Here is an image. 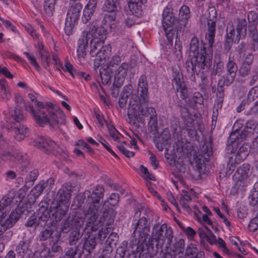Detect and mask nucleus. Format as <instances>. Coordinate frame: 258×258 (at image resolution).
I'll list each match as a JSON object with an SVG mask.
<instances>
[{
    "label": "nucleus",
    "mask_w": 258,
    "mask_h": 258,
    "mask_svg": "<svg viewBox=\"0 0 258 258\" xmlns=\"http://www.w3.org/2000/svg\"><path fill=\"white\" fill-rule=\"evenodd\" d=\"M35 105L37 107L36 109L31 105L26 106V109L31 113L34 120L39 125L48 124L55 127L64 123L65 116L57 106L51 103L44 105L38 101H36Z\"/></svg>",
    "instance_id": "1"
},
{
    "label": "nucleus",
    "mask_w": 258,
    "mask_h": 258,
    "mask_svg": "<svg viewBox=\"0 0 258 258\" xmlns=\"http://www.w3.org/2000/svg\"><path fill=\"white\" fill-rule=\"evenodd\" d=\"M200 45L197 37L191 38L189 56L185 62V68L191 76H194L195 73L198 74L201 69H208L212 64V54L207 53L202 44Z\"/></svg>",
    "instance_id": "2"
},
{
    "label": "nucleus",
    "mask_w": 258,
    "mask_h": 258,
    "mask_svg": "<svg viewBox=\"0 0 258 258\" xmlns=\"http://www.w3.org/2000/svg\"><path fill=\"white\" fill-rule=\"evenodd\" d=\"M104 192V187L102 185H97L91 195L89 190H85L83 194L85 199L90 198L92 200L91 204L86 213V228L92 230H96L102 225L101 219H98V210L100 207V200L103 197Z\"/></svg>",
    "instance_id": "3"
},
{
    "label": "nucleus",
    "mask_w": 258,
    "mask_h": 258,
    "mask_svg": "<svg viewBox=\"0 0 258 258\" xmlns=\"http://www.w3.org/2000/svg\"><path fill=\"white\" fill-rule=\"evenodd\" d=\"M148 99L138 100L136 95H132L128 109V122L135 126L138 122L145 123V118H148L156 113L155 109L148 105Z\"/></svg>",
    "instance_id": "4"
},
{
    "label": "nucleus",
    "mask_w": 258,
    "mask_h": 258,
    "mask_svg": "<svg viewBox=\"0 0 258 258\" xmlns=\"http://www.w3.org/2000/svg\"><path fill=\"white\" fill-rule=\"evenodd\" d=\"M126 252V258H137L138 253L142 258H151L156 254V249L153 245H149L148 242L139 241L137 244H133L128 248L124 244L118 247L115 258H124Z\"/></svg>",
    "instance_id": "5"
},
{
    "label": "nucleus",
    "mask_w": 258,
    "mask_h": 258,
    "mask_svg": "<svg viewBox=\"0 0 258 258\" xmlns=\"http://www.w3.org/2000/svg\"><path fill=\"white\" fill-rule=\"evenodd\" d=\"M173 238V230L171 227H168L167 224H155L152 229V237L149 245H153L156 249V253L159 248H161L164 244L166 246H170Z\"/></svg>",
    "instance_id": "6"
},
{
    "label": "nucleus",
    "mask_w": 258,
    "mask_h": 258,
    "mask_svg": "<svg viewBox=\"0 0 258 258\" xmlns=\"http://www.w3.org/2000/svg\"><path fill=\"white\" fill-rule=\"evenodd\" d=\"M236 30L233 25L228 24L226 32V40L224 48L227 51H230L233 41L238 42L241 36L244 37L246 34L247 22L245 19H238L236 25Z\"/></svg>",
    "instance_id": "7"
},
{
    "label": "nucleus",
    "mask_w": 258,
    "mask_h": 258,
    "mask_svg": "<svg viewBox=\"0 0 258 258\" xmlns=\"http://www.w3.org/2000/svg\"><path fill=\"white\" fill-rule=\"evenodd\" d=\"M85 219H86V225H87V218L86 214L83 212H77L74 215H69L67 219L63 223L62 226V231L64 233H68L72 229L79 230L84 225ZM96 230H92L91 229L87 228L85 225V229L83 231V234H88L90 232H95Z\"/></svg>",
    "instance_id": "8"
},
{
    "label": "nucleus",
    "mask_w": 258,
    "mask_h": 258,
    "mask_svg": "<svg viewBox=\"0 0 258 258\" xmlns=\"http://www.w3.org/2000/svg\"><path fill=\"white\" fill-rule=\"evenodd\" d=\"M70 5L64 28L65 33L68 36L72 33L73 29L78 21L83 8L80 2H70Z\"/></svg>",
    "instance_id": "9"
},
{
    "label": "nucleus",
    "mask_w": 258,
    "mask_h": 258,
    "mask_svg": "<svg viewBox=\"0 0 258 258\" xmlns=\"http://www.w3.org/2000/svg\"><path fill=\"white\" fill-rule=\"evenodd\" d=\"M22 211L20 208H16L8 216L6 213L0 214V236L8 229L12 227L20 218Z\"/></svg>",
    "instance_id": "10"
},
{
    "label": "nucleus",
    "mask_w": 258,
    "mask_h": 258,
    "mask_svg": "<svg viewBox=\"0 0 258 258\" xmlns=\"http://www.w3.org/2000/svg\"><path fill=\"white\" fill-rule=\"evenodd\" d=\"M109 200L111 201L110 202L106 201L103 205L102 219H105L107 225H111L114 222L116 213L113 209L109 207V205L113 206L116 205L119 201V195L117 193L112 194Z\"/></svg>",
    "instance_id": "11"
},
{
    "label": "nucleus",
    "mask_w": 258,
    "mask_h": 258,
    "mask_svg": "<svg viewBox=\"0 0 258 258\" xmlns=\"http://www.w3.org/2000/svg\"><path fill=\"white\" fill-rule=\"evenodd\" d=\"M104 40L102 38L91 39L90 42L91 50L90 53L92 56H97L101 58H107L110 53V47L104 45Z\"/></svg>",
    "instance_id": "12"
},
{
    "label": "nucleus",
    "mask_w": 258,
    "mask_h": 258,
    "mask_svg": "<svg viewBox=\"0 0 258 258\" xmlns=\"http://www.w3.org/2000/svg\"><path fill=\"white\" fill-rule=\"evenodd\" d=\"M133 226L134 229L133 234L135 237H138L139 239L141 238L139 242H147V237L150 230L147 219L145 217L141 218L133 223Z\"/></svg>",
    "instance_id": "13"
},
{
    "label": "nucleus",
    "mask_w": 258,
    "mask_h": 258,
    "mask_svg": "<svg viewBox=\"0 0 258 258\" xmlns=\"http://www.w3.org/2000/svg\"><path fill=\"white\" fill-rule=\"evenodd\" d=\"M69 208L67 203L57 201L52 203L49 208L51 214V221L53 223L59 222L67 214Z\"/></svg>",
    "instance_id": "14"
},
{
    "label": "nucleus",
    "mask_w": 258,
    "mask_h": 258,
    "mask_svg": "<svg viewBox=\"0 0 258 258\" xmlns=\"http://www.w3.org/2000/svg\"><path fill=\"white\" fill-rule=\"evenodd\" d=\"M250 166L248 164L244 163L237 168L234 174L237 180L235 186L237 189H241L247 185V177L251 174Z\"/></svg>",
    "instance_id": "15"
},
{
    "label": "nucleus",
    "mask_w": 258,
    "mask_h": 258,
    "mask_svg": "<svg viewBox=\"0 0 258 258\" xmlns=\"http://www.w3.org/2000/svg\"><path fill=\"white\" fill-rule=\"evenodd\" d=\"M172 84L173 87L175 86L176 90L180 93V96L182 99H186L188 97L187 88L184 81L182 74L179 70H176L173 72Z\"/></svg>",
    "instance_id": "16"
},
{
    "label": "nucleus",
    "mask_w": 258,
    "mask_h": 258,
    "mask_svg": "<svg viewBox=\"0 0 258 258\" xmlns=\"http://www.w3.org/2000/svg\"><path fill=\"white\" fill-rule=\"evenodd\" d=\"M34 146L47 154L51 153L58 147L55 143L50 138L42 137H38L35 139Z\"/></svg>",
    "instance_id": "17"
},
{
    "label": "nucleus",
    "mask_w": 258,
    "mask_h": 258,
    "mask_svg": "<svg viewBox=\"0 0 258 258\" xmlns=\"http://www.w3.org/2000/svg\"><path fill=\"white\" fill-rule=\"evenodd\" d=\"M107 33V28L102 25L100 27L98 26L97 22L93 21L90 25L89 29L87 33L86 39L89 40L90 37L92 39L94 38H102L104 40V36Z\"/></svg>",
    "instance_id": "18"
},
{
    "label": "nucleus",
    "mask_w": 258,
    "mask_h": 258,
    "mask_svg": "<svg viewBox=\"0 0 258 258\" xmlns=\"http://www.w3.org/2000/svg\"><path fill=\"white\" fill-rule=\"evenodd\" d=\"M242 120H237L234 124V131L230 136V140L233 144L232 146H234L235 144H238L247 137L243 129H241L242 126L240 125L244 124Z\"/></svg>",
    "instance_id": "19"
},
{
    "label": "nucleus",
    "mask_w": 258,
    "mask_h": 258,
    "mask_svg": "<svg viewBox=\"0 0 258 258\" xmlns=\"http://www.w3.org/2000/svg\"><path fill=\"white\" fill-rule=\"evenodd\" d=\"M170 6H167L162 14V25L164 29L173 27L175 23V19Z\"/></svg>",
    "instance_id": "20"
},
{
    "label": "nucleus",
    "mask_w": 258,
    "mask_h": 258,
    "mask_svg": "<svg viewBox=\"0 0 258 258\" xmlns=\"http://www.w3.org/2000/svg\"><path fill=\"white\" fill-rule=\"evenodd\" d=\"M129 69V65L126 62L122 63L117 69L114 72L115 80H117V87H120L124 82V78L127 76Z\"/></svg>",
    "instance_id": "21"
},
{
    "label": "nucleus",
    "mask_w": 258,
    "mask_h": 258,
    "mask_svg": "<svg viewBox=\"0 0 258 258\" xmlns=\"http://www.w3.org/2000/svg\"><path fill=\"white\" fill-rule=\"evenodd\" d=\"M138 92L139 97L138 99L142 100L149 99L148 93V84L147 80V77L145 75H142L138 82Z\"/></svg>",
    "instance_id": "22"
},
{
    "label": "nucleus",
    "mask_w": 258,
    "mask_h": 258,
    "mask_svg": "<svg viewBox=\"0 0 258 258\" xmlns=\"http://www.w3.org/2000/svg\"><path fill=\"white\" fill-rule=\"evenodd\" d=\"M174 147L177 152L182 154L181 156L188 157L192 150L191 143L186 141H178L175 143Z\"/></svg>",
    "instance_id": "23"
},
{
    "label": "nucleus",
    "mask_w": 258,
    "mask_h": 258,
    "mask_svg": "<svg viewBox=\"0 0 258 258\" xmlns=\"http://www.w3.org/2000/svg\"><path fill=\"white\" fill-rule=\"evenodd\" d=\"M227 70L228 82H233L237 71V67L234 61L233 57H231V53L229 54L228 61L226 64Z\"/></svg>",
    "instance_id": "24"
},
{
    "label": "nucleus",
    "mask_w": 258,
    "mask_h": 258,
    "mask_svg": "<svg viewBox=\"0 0 258 258\" xmlns=\"http://www.w3.org/2000/svg\"><path fill=\"white\" fill-rule=\"evenodd\" d=\"M85 240L83 246V252L90 254L95 249L97 244V238L95 235L90 234L88 237H84Z\"/></svg>",
    "instance_id": "25"
},
{
    "label": "nucleus",
    "mask_w": 258,
    "mask_h": 258,
    "mask_svg": "<svg viewBox=\"0 0 258 258\" xmlns=\"http://www.w3.org/2000/svg\"><path fill=\"white\" fill-rule=\"evenodd\" d=\"M208 33L206 35V38L208 41L210 47H212L214 43L215 37L216 23L213 19L208 20Z\"/></svg>",
    "instance_id": "26"
},
{
    "label": "nucleus",
    "mask_w": 258,
    "mask_h": 258,
    "mask_svg": "<svg viewBox=\"0 0 258 258\" xmlns=\"http://www.w3.org/2000/svg\"><path fill=\"white\" fill-rule=\"evenodd\" d=\"M118 21L116 20L115 14H105L102 20V24L108 28L109 27L110 30L114 29L117 26Z\"/></svg>",
    "instance_id": "27"
},
{
    "label": "nucleus",
    "mask_w": 258,
    "mask_h": 258,
    "mask_svg": "<svg viewBox=\"0 0 258 258\" xmlns=\"http://www.w3.org/2000/svg\"><path fill=\"white\" fill-rule=\"evenodd\" d=\"M12 130L15 134L14 138L15 139L18 141H21L26 136L29 128L25 125L19 124L14 126Z\"/></svg>",
    "instance_id": "28"
},
{
    "label": "nucleus",
    "mask_w": 258,
    "mask_h": 258,
    "mask_svg": "<svg viewBox=\"0 0 258 258\" xmlns=\"http://www.w3.org/2000/svg\"><path fill=\"white\" fill-rule=\"evenodd\" d=\"M11 96L10 88L5 79H0V97L7 101Z\"/></svg>",
    "instance_id": "29"
},
{
    "label": "nucleus",
    "mask_w": 258,
    "mask_h": 258,
    "mask_svg": "<svg viewBox=\"0 0 258 258\" xmlns=\"http://www.w3.org/2000/svg\"><path fill=\"white\" fill-rule=\"evenodd\" d=\"M250 146L248 144L244 143L239 148L237 153L235 155V158L238 162L243 161L246 158L249 154Z\"/></svg>",
    "instance_id": "30"
},
{
    "label": "nucleus",
    "mask_w": 258,
    "mask_h": 258,
    "mask_svg": "<svg viewBox=\"0 0 258 258\" xmlns=\"http://www.w3.org/2000/svg\"><path fill=\"white\" fill-rule=\"evenodd\" d=\"M249 23L248 31L250 33V28L254 27L255 31H258V12L251 11L248 14Z\"/></svg>",
    "instance_id": "31"
},
{
    "label": "nucleus",
    "mask_w": 258,
    "mask_h": 258,
    "mask_svg": "<svg viewBox=\"0 0 258 258\" xmlns=\"http://www.w3.org/2000/svg\"><path fill=\"white\" fill-rule=\"evenodd\" d=\"M112 74L106 68H101L99 70L98 81L100 80L103 84L106 85L110 82Z\"/></svg>",
    "instance_id": "32"
},
{
    "label": "nucleus",
    "mask_w": 258,
    "mask_h": 258,
    "mask_svg": "<svg viewBox=\"0 0 258 258\" xmlns=\"http://www.w3.org/2000/svg\"><path fill=\"white\" fill-rule=\"evenodd\" d=\"M118 4V0H105L102 10L108 13L114 12L117 11Z\"/></svg>",
    "instance_id": "33"
},
{
    "label": "nucleus",
    "mask_w": 258,
    "mask_h": 258,
    "mask_svg": "<svg viewBox=\"0 0 258 258\" xmlns=\"http://www.w3.org/2000/svg\"><path fill=\"white\" fill-rule=\"evenodd\" d=\"M38 175L39 172L36 169L32 170L28 173L25 179V185L24 187V190H27L29 187L33 184Z\"/></svg>",
    "instance_id": "34"
},
{
    "label": "nucleus",
    "mask_w": 258,
    "mask_h": 258,
    "mask_svg": "<svg viewBox=\"0 0 258 258\" xmlns=\"http://www.w3.org/2000/svg\"><path fill=\"white\" fill-rule=\"evenodd\" d=\"M13 200V198L9 195H5L0 201V214L1 213H6L9 211V206L11 205Z\"/></svg>",
    "instance_id": "35"
},
{
    "label": "nucleus",
    "mask_w": 258,
    "mask_h": 258,
    "mask_svg": "<svg viewBox=\"0 0 258 258\" xmlns=\"http://www.w3.org/2000/svg\"><path fill=\"white\" fill-rule=\"evenodd\" d=\"M191 201V198L190 194L187 191L183 190L182 194L179 198V201L182 208L187 212L191 210L188 205V203Z\"/></svg>",
    "instance_id": "36"
},
{
    "label": "nucleus",
    "mask_w": 258,
    "mask_h": 258,
    "mask_svg": "<svg viewBox=\"0 0 258 258\" xmlns=\"http://www.w3.org/2000/svg\"><path fill=\"white\" fill-rule=\"evenodd\" d=\"M24 118V115L22 113L21 111L18 108H16L10 113L9 116H7V122L12 123L14 121L19 122L22 120Z\"/></svg>",
    "instance_id": "37"
},
{
    "label": "nucleus",
    "mask_w": 258,
    "mask_h": 258,
    "mask_svg": "<svg viewBox=\"0 0 258 258\" xmlns=\"http://www.w3.org/2000/svg\"><path fill=\"white\" fill-rule=\"evenodd\" d=\"M184 247V240L183 239H179L172 245L171 249L174 255L183 254Z\"/></svg>",
    "instance_id": "38"
},
{
    "label": "nucleus",
    "mask_w": 258,
    "mask_h": 258,
    "mask_svg": "<svg viewBox=\"0 0 258 258\" xmlns=\"http://www.w3.org/2000/svg\"><path fill=\"white\" fill-rule=\"evenodd\" d=\"M186 102L190 107H194L197 104H202L204 102V98L201 93L196 92L192 97H190L187 100H186Z\"/></svg>",
    "instance_id": "39"
},
{
    "label": "nucleus",
    "mask_w": 258,
    "mask_h": 258,
    "mask_svg": "<svg viewBox=\"0 0 258 258\" xmlns=\"http://www.w3.org/2000/svg\"><path fill=\"white\" fill-rule=\"evenodd\" d=\"M57 231H54L52 228L48 227L42 230L39 234V238L41 241H45L49 238L53 239L55 238V235Z\"/></svg>",
    "instance_id": "40"
},
{
    "label": "nucleus",
    "mask_w": 258,
    "mask_h": 258,
    "mask_svg": "<svg viewBox=\"0 0 258 258\" xmlns=\"http://www.w3.org/2000/svg\"><path fill=\"white\" fill-rule=\"evenodd\" d=\"M121 62L120 57L118 55H114L108 61L106 68L111 71V74H114V71L116 70V67Z\"/></svg>",
    "instance_id": "41"
},
{
    "label": "nucleus",
    "mask_w": 258,
    "mask_h": 258,
    "mask_svg": "<svg viewBox=\"0 0 258 258\" xmlns=\"http://www.w3.org/2000/svg\"><path fill=\"white\" fill-rule=\"evenodd\" d=\"M148 130L149 132L155 134L157 130L158 120L157 113L150 116L148 119Z\"/></svg>",
    "instance_id": "42"
},
{
    "label": "nucleus",
    "mask_w": 258,
    "mask_h": 258,
    "mask_svg": "<svg viewBox=\"0 0 258 258\" xmlns=\"http://www.w3.org/2000/svg\"><path fill=\"white\" fill-rule=\"evenodd\" d=\"M40 58L42 61V65L45 69H47L49 66V61L50 56L49 53L45 50H40L39 51Z\"/></svg>",
    "instance_id": "43"
},
{
    "label": "nucleus",
    "mask_w": 258,
    "mask_h": 258,
    "mask_svg": "<svg viewBox=\"0 0 258 258\" xmlns=\"http://www.w3.org/2000/svg\"><path fill=\"white\" fill-rule=\"evenodd\" d=\"M198 249L194 244H190L187 247L185 250V258H197V254L200 256L202 255V253L197 254Z\"/></svg>",
    "instance_id": "44"
},
{
    "label": "nucleus",
    "mask_w": 258,
    "mask_h": 258,
    "mask_svg": "<svg viewBox=\"0 0 258 258\" xmlns=\"http://www.w3.org/2000/svg\"><path fill=\"white\" fill-rule=\"evenodd\" d=\"M88 40L86 39L84 42V40H79V44L77 50V55L79 58H84L86 55V47L88 44Z\"/></svg>",
    "instance_id": "45"
},
{
    "label": "nucleus",
    "mask_w": 258,
    "mask_h": 258,
    "mask_svg": "<svg viewBox=\"0 0 258 258\" xmlns=\"http://www.w3.org/2000/svg\"><path fill=\"white\" fill-rule=\"evenodd\" d=\"M250 29V33H249V35L251 37L252 41L250 49L252 51H255L258 49V31H255L254 27H251Z\"/></svg>",
    "instance_id": "46"
},
{
    "label": "nucleus",
    "mask_w": 258,
    "mask_h": 258,
    "mask_svg": "<svg viewBox=\"0 0 258 258\" xmlns=\"http://www.w3.org/2000/svg\"><path fill=\"white\" fill-rule=\"evenodd\" d=\"M28 249V244L26 241H20L16 247V251L18 254L24 256Z\"/></svg>",
    "instance_id": "47"
},
{
    "label": "nucleus",
    "mask_w": 258,
    "mask_h": 258,
    "mask_svg": "<svg viewBox=\"0 0 258 258\" xmlns=\"http://www.w3.org/2000/svg\"><path fill=\"white\" fill-rule=\"evenodd\" d=\"M249 203L258 209V190L254 188L252 189L248 197Z\"/></svg>",
    "instance_id": "48"
},
{
    "label": "nucleus",
    "mask_w": 258,
    "mask_h": 258,
    "mask_svg": "<svg viewBox=\"0 0 258 258\" xmlns=\"http://www.w3.org/2000/svg\"><path fill=\"white\" fill-rule=\"evenodd\" d=\"M55 0H45L44 9L47 15L52 16L54 10Z\"/></svg>",
    "instance_id": "49"
},
{
    "label": "nucleus",
    "mask_w": 258,
    "mask_h": 258,
    "mask_svg": "<svg viewBox=\"0 0 258 258\" xmlns=\"http://www.w3.org/2000/svg\"><path fill=\"white\" fill-rule=\"evenodd\" d=\"M95 10L85 7L83 11V15L82 17V21L83 23H87L91 19L93 16Z\"/></svg>",
    "instance_id": "50"
},
{
    "label": "nucleus",
    "mask_w": 258,
    "mask_h": 258,
    "mask_svg": "<svg viewBox=\"0 0 258 258\" xmlns=\"http://www.w3.org/2000/svg\"><path fill=\"white\" fill-rule=\"evenodd\" d=\"M238 162H239L238 161L236 160L235 158L233 159V156L229 157V159L227 163L226 171L225 172L226 175H230L231 174L236 167V164Z\"/></svg>",
    "instance_id": "51"
},
{
    "label": "nucleus",
    "mask_w": 258,
    "mask_h": 258,
    "mask_svg": "<svg viewBox=\"0 0 258 258\" xmlns=\"http://www.w3.org/2000/svg\"><path fill=\"white\" fill-rule=\"evenodd\" d=\"M30 166V162L26 157H23L22 161L20 163L19 170L21 174L23 175L27 172Z\"/></svg>",
    "instance_id": "52"
},
{
    "label": "nucleus",
    "mask_w": 258,
    "mask_h": 258,
    "mask_svg": "<svg viewBox=\"0 0 258 258\" xmlns=\"http://www.w3.org/2000/svg\"><path fill=\"white\" fill-rule=\"evenodd\" d=\"M57 197L58 199L59 202H63L67 203V201H68L71 198V194L67 192L62 188H60L57 192Z\"/></svg>",
    "instance_id": "53"
},
{
    "label": "nucleus",
    "mask_w": 258,
    "mask_h": 258,
    "mask_svg": "<svg viewBox=\"0 0 258 258\" xmlns=\"http://www.w3.org/2000/svg\"><path fill=\"white\" fill-rule=\"evenodd\" d=\"M60 237V235L56 232V234L55 235L54 239L51 241L52 246H51V250L54 252H61L62 251L61 247L58 244V240Z\"/></svg>",
    "instance_id": "54"
},
{
    "label": "nucleus",
    "mask_w": 258,
    "mask_h": 258,
    "mask_svg": "<svg viewBox=\"0 0 258 258\" xmlns=\"http://www.w3.org/2000/svg\"><path fill=\"white\" fill-rule=\"evenodd\" d=\"M256 126L252 121H247L243 128L247 137H250L255 132Z\"/></svg>",
    "instance_id": "55"
},
{
    "label": "nucleus",
    "mask_w": 258,
    "mask_h": 258,
    "mask_svg": "<svg viewBox=\"0 0 258 258\" xmlns=\"http://www.w3.org/2000/svg\"><path fill=\"white\" fill-rule=\"evenodd\" d=\"M113 251L112 246L106 243V246L102 250L101 256L99 258H110Z\"/></svg>",
    "instance_id": "56"
},
{
    "label": "nucleus",
    "mask_w": 258,
    "mask_h": 258,
    "mask_svg": "<svg viewBox=\"0 0 258 258\" xmlns=\"http://www.w3.org/2000/svg\"><path fill=\"white\" fill-rule=\"evenodd\" d=\"M251 70V66L248 64H245L244 63H242L239 71L238 73L239 75L242 77H245L248 75Z\"/></svg>",
    "instance_id": "57"
},
{
    "label": "nucleus",
    "mask_w": 258,
    "mask_h": 258,
    "mask_svg": "<svg viewBox=\"0 0 258 258\" xmlns=\"http://www.w3.org/2000/svg\"><path fill=\"white\" fill-rule=\"evenodd\" d=\"M159 142L162 145H166L170 140V134L167 130H164L159 137Z\"/></svg>",
    "instance_id": "58"
},
{
    "label": "nucleus",
    "mask_w": 258,
    "mask_h": 258,
    "mask_svg": "<svg viewBox=\"0 0 258 258\" xmlns=\"http://www.w3.org/2000/svg\"><path fill=\"white\" fill-rule=\"evenodd\" d=\"M127 88L129 89L130 91H128V93L126 94L125 96H122L119 98V104L121 108H123L125 107L126 104L127 103V100L128 97L132 94V86L129 85V86L127 87Z\"/></svg>",
    "instance_id": "59"
},
{
    "label": "nucleus",
    "mask_w": 258,
    "mask_h": 258,
    "mask_svg": "<svg viewBox=\"0 0 258 258\" xmlns=\"http://www.w3.org/2000/svg\"><path fill=\"white\" fill-rule=\"evenodd\" d=\"M247 98L250 101H253L258 98V86H254L251 89L248 94Z\"/></svg>",
    "instance_id": "60"
},
{
    "label": "nucleus",
    "mask_w": 258,
    "mask_h": 258,
    "mask_svg": "<svg viewBox=\"0 0 258 258\" xmlns=\"http://www.w3.org/2000/svg\"><path fill=\"white\" fill-rule=\"evenodd\" d=\"M128 7L133 14H138L140 11L139 2L137 0H131Z\"/></svg>",
    "instance_id": "61"
},
{
    "label": "nucleus",
    "mask_w": 258,
    "mask_h": 258,
    "mask_svg": "<svg viewBox=\"0 0 258 258\" xmlns=\"http://www.w3.org/2000/svg\"><path fill=\"white\" fill-rule=\"evenodd\" d=\"M179 14L182 19L187 20L190 17V10L186 6H183L179 11Z\"/></svg>",
    "instance_id": "62"
},
{
    "label": "nucleus",
    "mask_w": 258,
    "mask_h": 258,
    "mask_svg": "<svg viewBox=\"0 0 258 258\" xmlns=\"http://www.w3.org/2000/svg\"><path fill=\"white\" fill-rule=\"evenodd\" d=\"M39 219L42 221H47L49 219L51 221V214L49 210H45L43 212L38 211Z\"/></svg>",
    "instance_id": "63"
},
{
    "label": "nucleus",
    "mask_w": 258,
    "mask_h": 258,
    "mask_svg": "<svg viewBox=\"0 0 258 258\" xmlns=\"http://www.w3.org/2000/svg\"><path fill=\"white\" fill-rule=\"evenodd\" d=\"M258 229V213L256 216L249 222L248 229L250 231L254 232Z\"/></svg>",
    "instance_id": "64"
}]
</instances>
